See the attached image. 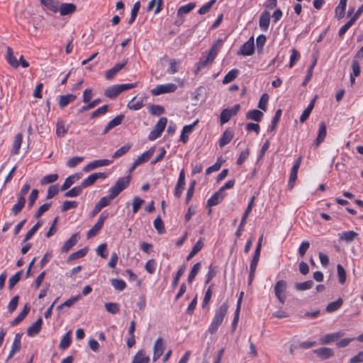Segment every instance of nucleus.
Masks as SVG:
<instances>
[{
  "label": "nucleus",
  "mask_w": 363,
  "mask_h": 363,
  "mask_svg": "<svg viewBox=\"0 0 363 363\" xmlns=\"http://www.w3.org/2000/svg\"><path fill=\"white\" fill-rule=\"evenodd\" d=\"M82 177L81 173L74 174L68 177L61 186V191L68 189L75 182L79 180Z\"/></svg>",
  "instance_id": "a211bd4d"
},
{
  "label": "nucleus",
  "mask_w": 363,
  "mask_h": 363,
  "mask_svg": "<svg viewBox=\"0 0 363 363\" xmlns=\"http://www.w3.org/2000/svg\"><path fill=\"white\" fill-rule=\"evenodd\" d=\"M177 89V86L172 83L159 84L151 90L153 96H159L164 94L173 93Z\"/></svg>",
  "instance_id": "20e7f679"
},
{
  "label": "nucleus",
  "mask_w": 363,
  "mask_h": 363,
  "mask_svg": "<svg viewBox=\"0 0 363 363\" xmlns=\"http://www.w3.org/2000/svg\"><path fill=\"white\" fill-rule=\"evenodd\" d=\"M71 335L72 331L69 330L61 339L59 346L62 350H66L69 347L72 342Z\"/></svg>",
  "instance_id": "c9c22d12"
},
{
  "label": "nucleus",
  "mask_w": 363,
  "mask_h": 363,
  "mask_svg": "<svg viewBox=\"0 0 363 363\" xmlns=\"http://www.w3.org/2000/svg\"><path fill=\"white\" fill-rule=\"evenodd\" d=\"M334 356V351L328 347H319V359H327Z\"/></svg>",
  "instance_id": "e433bc0d"
},
{
  "label": "nucleus",
  "mask_w": 363,
  "mask_h": 363,
  "mask_svg": "<svg viewBox=\"0 0 363 363\" xmlns=\"http://www.w3.org/2000/svg\"><path fill=\"white\" fill-rule=\"evenodd\" d=\"M223 199V195L220 191H216L207 201V206L211 208L218 204Z\"/></svg>",
  "instance_id": "bb28decb"
},
{
  "label": "nucleus",
  "mask_w": 363,
  "mask_h": 363,
  "mask_svg": "<svg viewBox=\"0 0 363 363\" xmlns=\"http://www.w3.org/2000/svg\"><path fill=\"white\" fill-rule=\"evenodd\" d=\"M40 3L51 11H58V2L55 0H40Z\"/></svg>",
  "instance_id": "4c0bfd02"
},
{
  "label": "nucleus",
  "mask_w": 363,
  "mask_h": 363,
  "mask_svg": "<svg viewBox=\"0 0 363 363\" xmlns=\"http://www.w3.org/2000/svg\"><path fill=\"white\" fill-rule=\"evenodd\" d=\"M337 277H338V281L340 284H343L346 281V272L344 269V267L338 264L337 266Z\"/></svg>",
  "instance_id": "864d4df0"
},
{
  "label": "nucleus",
  "mask_w": 363,
  "mask_h": 363,
  "mask_svg": "<svg viewBox=\"0 0 363 363\" xmlns=\"http://www.w3.org/2000/svg\"><path fill=\"white\" fill-rule=\"evenodd\" d=\"M223 40L222 39H218L211 47L208 57V60L213 61L216 57L217 56L219 50L222 47Z\"/></svg>",
  "instance_id": "412c9836"
},
{
  "label": "nucleus",
  "mask_w": 363,
  "mask_h": 363,
  "mask_svg": "<svg viewBox=\"0 0 363 363\" xmlns=\"http://www.w3.org/2000/svg\"><path fill=\"white\" fill-rule=\"evenodd\" d=\"M216 2V0H211L208 3L202 6L198 11V13L201 15L207 13L213 5Z\"/></svg>",
  "instance_id": "0e129e2a"
},
{
  "label": "nucleus",
  "mask_w": 363,
  "mask_h": 363,
  "mask_svg": "<svg viewBox=\"0 0 363 363\" xmlns=\"http://www.w3.org/2000/svg\"><path fill=\"white\" fill-rule=\"evenodd\" d=\"M125 116L123 114L118 115L113 119L110 121L105 128L104 129L102 134H107L111 129L121 125L124 119Z\"/></svg>",
  "instance_id": "4468645a"
},
{
  "label": "nucleus",
  "mask_w": 363,
  "mask_h": 363,
  "mask_svg": "<svg viewBox=\"0 0 363 363\" xmlns=\"http://www.w3.org/2000/svg\"><path fill=\"white\" fill-rule=\"evenodd\" d=\"M23 273V271H18L16 272L14 275H13L10 279H9V289H12L16 284L20 281L21 274Z\"/></svg>",
  "instance_id": "de8ad7c7"
},
{
  "label": "nucleus",
  "mask_w": 363,
  "mask_h": 363,
  "mask_svg": "<svg viewBox=\"0 0 363 363\" xmlns=\"http://www.w3.org/2000/svg\"><path fill=\"white\" fill-rule=\"evenodd\" d=\"M127 64V61L125 60L121 63L116 64L113 67L106 71L105 77L107 79H111L113 77L121 70Z\"/></svg>",
  "instance_id": "aec40b11"
},
{
  "label": "nucleus",
  "mask_w": 363,
  "mask_h": 363,
  "mask_svg": "<svg viewBox=\"0 0 363 363\" xmlns=\"http://www.w3.org/2000/svg\"><path fill=\"white\" fill-rule=\"evenodd\" d=\"M111 162H112V161L108 160H94L93 162H89L86 166H84L83 168V171L85 172H89L93 169L98 168V167L108 166Z\"/></svg>",
  "instance_id": "f8f14e48"
},
{
  "label": "nucleus",
  "mask_w": 363,
  "mask_h": 363,
  "mask_svg": "<svg viewBox=\"0 0 363 363\" xmlns=\"http://www.w3.org/2000/svg\"><path fill=\"white\" fill-rule=\"evenodd\" d=\"M281 113H282V111L281 109L277 110V111L273 117V119L272 121L271 125L269 127V130L271 131H274L276 129L277 124L280 120Z\"/></svg>",
  "instance_id": "6e6d98bb"
},
{
  "label": "nucleus",
  "mask_w": 363,
  "mask_h": 363,
  "mask_svg": "<svg viewBox=\"0 0 363 363\" xmlns=\"http://www.w3.org/2000/svg\"><path fill=\"white\" fill-rule=\"evenodd\" d=\"M78 206L77 202L73 201H65L62 203L61 211L62 212L67 211L71 208H75Z\"/></svg>",
  "instance_id": "69168bd1"
},
{
  "label": "nucleus",
  "mask_w": 363,
  "mask_h": 363,
  "mask_svg": "<svg viewBox=\"0 0 363 363\" xmlns=\"http://www.w3.org/2000/svg\"><path fill=\"white\" fill-rule=\"evenodd\" d=\"M313 286V282L311 280H308L301 283H296L295 284V289L298 291H305L311 289Z\"/></svg>",
  "instance_id": "8fccbe9b"
},
{
  "label": "nucleus",
  "mask_w": 363,
  "mask_h": 363,
  "mask_svg": "<svg viewBox=\"0 0 363 363\" xmlns=\"http://www.w3.org/2000/svg\"><path fill=\"white\" fill-rule=\"evenodd\" d=\"M185 186V182L177 181V183L174 187V194L177 198H180L182 196V191L184 190Z\"/></svg>",
  "instance_id": "052dcab7"
},
{
  "label": "nucleus",
  "mask_w": 363,
  "mask_h": 363,
  "mask_svg": "<svg viewBox=\"0 0 363 363\" xmlns=\"http://www.w3.org/2000/svg\"><path fill=\"white\" fill-rule=\"evenodd\" d=\"M255 51L254 37H250L240 48L238 54L243 56H250Z\"/></svg>",
  "instance_id": "0eeeda50"
},
{
  "label": "nucleus",
  "mask_w": 363,
  "mask_h": 363,
  "mask_svg": "<svg viewBox=\"0 0 363 363\" xmlns=\"http://www.w3.org/2000/svg\"><path fill=\"white\" fill-rule=\"evenodd\" d=\"M239 71L237 69H233L229 71L223 79V84H226L233 82L238 75Z\"/></svg>",
  "instance_id": "ea45409f"
},
{
  "label": "nucleus",
  "mask_w": 363,
  "mask_h": 363,
  "mask_svg": "<svg viewBox=\"0 0 363 363\" xmlns=\"http://www.w3.org/2000/svg\"><path fill=\"white\" fill-rule=\"evenodd\" d=\"M100 102H101V99H95L91 102L90 101L88 102V104L86 105L83 106L82 107H81V108L79 109L78 114H81L88 110H90V109L94 108Z\"/></svg>",
  "instance_id": "c03bdc74"
},
{
  "label": "nucleus",
  "mask_w": 363,
  "mask_h": 363,
  "mask_svg": "<svg viewBox=\"0 0 363 363\" xmlns=\"http://www.w3.org/2000/svg\"><path fill=\"white\" fill-rule=\"evenodd\" d=\"M342 336L341 333H331L328 334L323 336L320 340V343L322 345H326L331 342L336 341L338 338H340Z\"/></svg>",
  "instance_id": "c85d7f7f"
},
{
  "label": "nucleus",
  "mask_w": 363,
  "mask_h": 363,
  "mask_svg": "<svg viewBox=\"0 0 363 363\" xmlns=\"http://www.w3.org/2000/svg\"><path fill=\"white\" fill-rule=\"evenodd\" d=\"M342 303H343L342 299L341 298H339L335 301L328 303V305L326 306V311L328 313L334 312V311H337V309H339L342 306Z\"/></svg>",
  "instance_id": "58836bf2"
},
{
  "label": "nucleus",
  "mask_w": 363,
  "mask_h": 363,
  "mask_svg": "<svg viewBox=\"0 0 363 363\" xmlns=\"http://www.w3.org/2000/svg\"><path fill=\"white\" fill-rule=\"evenodd\" d=\"M30 309V306L28 304H26L22 311H21L18 316L11 322V325L15 326L20 323L28 315Z\"/></svg>",
  "instance_id": "393cba45"
},
{
  "label": "nucleus",
  "mask_w": 363,
  "mask_h": 363,
  "mask_svg": "<svg viewBox=\"0 0 363 363\" xmlns=\"http://www.w3.org/2000/svg\"><path fill=\"white\" fill-rule=\"evenodd\" d=\"M195 6H196V4L193 3V2L189 3L184 6H182L181 7H179V9H178L177 15L179 16H180L183 14L189 13L191 11H192L195 8Z\"/></svg>",
  "instance_id": "37998d69"
},
{
  "label": "nucleus",
  "mask_w": 363,
  "mask_h": 363,
  "mask_svg": "<svg viewBox=\"0 0 363 363\" xmlns=\"http://www.w3.org/2000/svg\"><path fill=\"white\" fill-rule=\"evenodd\" d=\"M104 307L106 310L111 314H116L120 311V306L117 303H106Z\"/></svg>",
  "instance_id": "a18cd8bd"
},
{
  "label": "nucleus",
  "mask_w": 363,
  "mask_h": 363,
  "mask_svg": "<svg viewBox=\"0 0 363 363\" xmlns=\"http://www.w3.org/2000/svg\"><path fill=\"white\" fill-rule=\"evenodd\" d=\"M79 238V233L73 234L63 245L61 249L62 252H67L71 250L77 242Z\"/></svg>",
  "instance_id": "2eb2a0df"
},
{
  "label": "nucleus",
  "mask_w": 363,
  "mask_h": 363,
  "mask_svg": "<svg viewBox=\"0 0 363 363\" xmlns=\"http://www.w3.org/2000/svg\"><path fill=\"white\" fill-rule=\"evenodd\" d=\"M58 179V175L57 174H52L45 176L42 180L41 184H48L50 183H53L56 182Z\"/></svg>",
  "instance_id": "338daca9"
},
{
  "label": "nucleus",
  "mask_w": 363,
  "mask_h": 363,
  "mask_svg": "<svg viewBox=\"0 0 363 363\" xmlns=\"http://www.w3.org/2000/svg\"><path fill=\"white\" fill-rule=\"evenodd\" d=\"M121 93L119 85L108 86L104 91V95L110 99L116 98Z\"/></svg>",
  "instance_id": "a878e982"
},
{
  "label": "nucleus",
  "mask_w": 363,
  "mask_h": 363,
  "mask_svg": "<svg viewBox=\"0 0 363 363\" xmlns=\"http://www.w3.org/2000/svg\"><path fill=\"white\" fill-rule=\"evenodd\" d=\"M302 157H299L297 160L294 164L291 172H290V177L289 179L288 186L290 189H293L295 182L297 179V174L298 170L300 167L301 163Z\"/></svg>",
  "instance_id": "9d476101"
},
{
  "label": "nucleus",
  "mask_w": 363,
  "mask_h": 363,
  "mask_svg": "<svg viewBox=\"0 0 363 363\" xmlns=\"http://www.w3.org/2000/svg\"><path fill=\"white\" fill-rule=\"evenodd\" d=\"M181 65V60L178 59H171L169 62V67L167 69V72L169 74H174L179 71V66Z\"/></svg>",
  "instance_id": "cd10ccee"
},
{
  "label": "nucleus",
  "mask_w": 363,
  "mask_h": 363,
  "mask_svg": "<svg viewBox=\"0 0 363 363\" xmlns=\"http://www.w3.org/2000/svg\"><path fill=\"white\" fill-rule=\"evenodd\" d=\"M153 225L159 234H162L164 233V223L160 216H157L155 219Z\"/></svg>",
  "instance_id": "4d7b16f0"
},
{
  "label": "nucleus",
  "mask_w": 363,
  "mask_h": 363,
  "mask_svg": "<svg viewBox=\"0 0 363 363\" xmlns=\"http://www.w3.org/2000/svg\"><path fill=\"white\" fill-rule=\"evenodd\" d=\"M76 99V96L74 94L63 95L60 97L59 106L63 108L67 106L69 103L74 101Z\"/></svg>",
  "instance_id": "473e14b6"
},
{
  "label": "nucleus",
  "mask_w": 363,
  "mask_h": 363,
  "mask_svg": "<svg viewBox=\"0 0 363 363\" xmlns=\"http://www.w3.org/2000/svg\"><path fill=\"white\" fill-rule=\"evenodd\" d=\"M144 203V200L138 196H135L133 200V212L136 213L140 209L141 205Z\"/></svg>",
  "instance_id": "774afa93"
},
{
  "label": "nucleus",
  "mask_w": 363,
  "mask_h": 363,
  "mask_svg": "<svg viewBox=\"0 0 363 363\" xmlns=\"http://www.w3.org/2000/svg\"><path fill=\"white\" fill-rule=\"evenodd\" d=\"M186 270V266L182 265L180 267L179 270L177 272L176 276L174 277L172 281V286L174 288L178 285V283L179 281L180 277L183 275V274L185 272Z\"/></svg>",
  "instance_id": "680f3d73"
},
{
  "label": "nucleus",
  "mask_w": 363,
  "mask_h": 363,
  "mask_svg": "<svg viewBox=\"0 0 363 363\" xmlns=\"http://www.w3.org/2000/svg\"><path fill=\"white\" fill-rule=\"evenodd\" d=\"M228 309V305L226 303H223L216 312V314L213 318V320L208 329V331L211 334L216 333L218 327L221 325L224 317L225 316Z\"/></svg>",
  "instance_id": "f257e3e1"
},
{
  "label": "nucleus",
  "mask_w": 363,
  "mask_h": 363,
  "mask_svg": "<svg viewBox=\"0 0 363 363\" xmlns=\"http://www.w3.org/2000/svg\"><path fill=\"white\" fill-rule=\"evenodd\" d=\"M263 117V113L259 110L253 109L248 111L246 114V118L259 122Z\"/></svg>",
  "instance_id": "7c9ffc66"
},
{
  "label": "nucleus",
  "mask_w": 363,
  "mask_h": 363,
  "mask_svg": "<svg viewBox=\"0 0 363 363\" xmlns=\"http://www.w3.org/2000/svg\"><path fill=\"white\" fill-rule=\"evenodd\" d=\"M87 252H88V250L86 248H82L75 252H73L71 255H69V256L68 257V261H72V260L83 257L84 256L86 255Z\"/></svg>",
  "instance_id": "3c124183"
},
{
  "label": "nucleus",
  "mask_w": 363,
  "mask_h": 363,
  "mask_svg": "<svg viewBox=\"0 0 363 363\" xmlns=\"http://www.w3.org/2000/svg\"><path fill=\"white\" fill-rule=\"evenodd\" d=\"M164 350V340L162 337H158L153 345L152 360L156 362L163 354Z\"/></svg>",
  "instance_id": "1a4fd4ad"
},
{
  "label": "nucleus",
  "mask_w": 363,
  "mask_h": 363,
  "mask_svg": "<svg viewBox=\"0 0 363 363\" xmlns=\"http://www.w3.org/2000/svg\"><path fill=\"white\" fill-rule=\"evenodd\" d=\"M69 126L65 125L62 120H58L56 124V135L60 138H64L67 134Z\"/></svg>",
  "instance_id": "b1692460"
},
{
  "label": "nucleus",
  "mask_w": 363,
  "mask_h": 363,
  "mask_svg": "<svg viewBox=\"0 0 363 363\" xmlns=\"http://www.w3.org/2000/svg\"><path fill=\"white\" fill-rule=\"evenodd\" d=\"M155 147H152L148 150L143 152L135 160V164H141L142 163L147 162L152 157V155L155 153Z\"/></svg>",
  "instance_id": "6ab92c4d"
},
{
  "label": "nucleus",
  "mask_w": 363,
  "mask_h": 363,
  "mask_svg": "<svg viewBox=\"0 0 363 363\" xmlns=\"http://www.w3.org/2000/svg\"><path fill=\"white\" fill-rule=\"evenodd\" d=\"M82 186L80 185L77 186L71 189L70 190L67 191L65 194V197L72 198L79 196L82 192Z\"/></svg>",
  "instance_id": "79ce46f5"
},
{
  "label": "nucleus",
  "mask_w": 363,
  "mask_h": 363,
  "mask_svg": "<svg viewBox=\"0 0 363 363\" xmlns=\"http://www.w3.org/2000/svg\"><path fill=\"white\" fill-rule=\"evenodd\" d=\"M201 263L200 262H197L196 263L193 267L191 268V271H190V273L189 274V277H188V282L189 284H191V282L193 281V280L194 279L195 277L196 276V274H198L199 271L201 269Z\"/></svg>",
  "instance_id": "49530a36"
},
{
  "label": "nucleus",
  "mask_w": 363,
  "mask_h": 363,
  "mask_svg": "<svg viewBox=\"0 0 363 363\" xmlns=\"http://www.w3.org/2000/svg\"><path fill=\"white\" fill-rule=\"evenodd\" d=\"M77 11V6L72 3H62L58 6V11L61 16H67L74 13Z\"/></svg>",
  "instance_id": "ddd939ff"
},
{
  "label": "nucleus",
  "mask_w": 363,
  "mask_h": 363,
  "mask_svg": "<svg viewBox=\"0 0 363 363\" xmlns=\"http://www.w3.org/2000/svg\"><path fill=\"white\" fill-rule=\"evenodd\" d=\"M130 182V176L128 175L126 177L119 178L114 186H113L109 189V193L112 194L113 197H116L123 190L126 189Z\"/></svg>",
  "instance_id": "f03ea898"
},
{
  "label": "nucleus",
  "mask_w": 363,
  "mask_h": 363,
  "mask_svg": "<svg viewBox=\"0 0 363 363\" xmlns=\"http://www.w3.org/2000/svg\"><path fill=\"white\" fill-rule=\"evenodd\" d=\"M23 140V135L21 133H18L14 139V141L12 145L11 154L17 155L19 152L21 143Z\"/></svg>",
  "instance_id": "2f4dec72"
},
{
  "label": "nucleus",
  "mask_w": 363,
  "mask_h": 363,
  "mask_svg": "<svg viewBox=\"0 0 363 363\" xmlns=\"http://www.w3.org/2000/svg\"><path fill=\"white\" fill-rule=\"evenodd\" d=\"M6 60L13 67L16 68L18 67L19 63L16 57L13 55V50L10 47H8L6 49Z\"/></svg>",
  "instance_id": "72a5a7b5"
},
{
  "label": "nucleus",
  "mask_w": 363,
  "mask_h": 363,
  "mask_svg": "<svg viewBox=\"0 0 363 363\" xmlns=\"http://www.w3.org/2000/svg\"><path fill=\"white\" fill-rule=\"evenodd\" d=\"M22 333H16L14 336L11 352L13 353H16L21 350V337H22Z\"/></svg>",
  "instance_id": "c756f323"
},
{
  "label": "nucleus",
  "mask_w": 363,
  "mask_h": 363,
  "mask_svg": "<svg viewBox=\"0 0 363 363\" xmlns=\"http://www.w3.org/2000/svg\"><path fill=\"white\" fill-rule=\"evenodd\" d=\"M233 138V133L231 131L226 130L223 133V134L222 135V136L219 140V146L220 147H224L225 145L228 144L231 141Z\"/></svg>",
  "instance_id": "f704fd0d"
},
{
  "label": "nucleus",
  "mask_w": 363,
  "mask_h": 363,
  "mask_svg": "<svg viewBox=\"0 0 363 363\" xmlns=\"http://www.w3.org/2000/svg\"><path fill=\"white\" fill-rule=\"evenodd\" d=\"M240 108V104H235L231 108L223 109L220 116V124L223 125L228 123L232 116L237 114Z\"/></svg>",
  "instance_id": "39448f33"
},
{
  "label": "nucleus",
  "mask_w": 363,
  "mask_h": 363,
  "mask_svg": "<svg viewBox=\"0 0 363 363\" xmlns=\"http://www.w3.org/2000/svg\"><path fill=\"white\" fill-rule=\"evenodd\" d=\"M357 235L358 234L356 232L350 230L340 234V239L349 242L352 241Z\"/></svg>",
  "instance_id": "a19ab883"
},
{
  "label": "nucleus",
  "mask_w": 363,
  "mask_h": 363,
  "mask_svg": "<svg viewBox=\"0 0 363 363\" xmlns=\"http://www.w3.org/2000/svg\"><path fill=\"white\" fill-rule=\"evenodd\" d=\"M150 357L143 350H140L135 354L132 363H149Z\"/></svg>",
  "instance_id": "5701e85b"
},
{
  "label": "nucleus",
  "mask_w": 363,
  "mask_h": 363,
  "mask_svg": "<svg viewBox=\"0 0 363 363\" xmlns=\"http://www.w3.org/2000/svg\"><path fill=\"white\" fill-rule=\"evenodd\" d=\"M270 23V13L267 11H264L259 17V26L262 30L267 31L269 28Z\"/></svg>",
  "instance_id": "dca6fc26"
},
{
  "label": "nucleus",
  "mask_w": 363,
  "mask_h": 363,
  "mask_svg": "<svg viewBox=\"0 0 363 363\" xmlns=\"http://www.w3.org/2000/svg\"><path fill=\"white\" fill-rule=\"evenodd\" d=\"M140 7V1H137L133 5V7L132 11H131L130 17V19H129V21H128V23L130 24L133 23V21L135 20V18H136V16L138 15V13L139 11Z\"/></svg>",
  "instance_id": "e2e57ef3"
},
{
  "label": "nucleus",
  "mask_w": 363,
  "mask_h": 363,
  "mask_svg": "<svg viewBox=\"0 0 363 363\" xmlns=\"http://www.w3.org/2000/svg\"><path fill=\"white\" fill-rule=\"evenodd\" d=\"M317 344L316 340H306L298 343V348L302 350H308L315 347Z\"/></svg>",
  "instance_id": "bf43d9fd"
},
{
  "label": "nucleus",
  "mask_w": 363,
  "mask_h": 363,
  "mask_svg": "<svg viewBox=\"0 0 363 363\" xmlns=\"http://www.w3.org/2000/svg\"><path fill=\"white\" fill-rule=\"evenodd\" d=\"M111 285L118 291H123L126 287L125 282L123 280L118 279H113L111 280Z\"/></svg>",
  "instance_id": "5fc2aeb1"
},
{
  "label": "nucleus",
  "mask_w": 363,
  "mask_h": 363,
  "mask_svg": "<svg viewBox=\"0 0 363 363\" xmlns=\"http://www.w3.org/2000/svg\"><path fill=\"white\" fill-rule=\"evenodd\" d=\"M135 98L134 97L131 101H130L128 104V108L130 110L137 111L142 108L144 106L143 100L140 99L137 101H134Z\"/></svg>",
  "instance_id": "603ef678"
},
{
  "label": "nucleus",
  "mask_w": 363,
  "mask_h": 363,
  "mask_svg": "<svg viewBox=\"0 0 363 363\" xmlns=\"http://www.w3.org/2000/svg\"><path fill=\"white\" fill-rule=\"evenodd\" d=\"M43 319L40 317L35 323H33L27 330V334L30 337L38 335L42 327Z\"/></svg>",
  "instance_id": "f3484780"
},
{
  "label": "nucleus",
  "mask_w": 363,
  "mask_h": 363,
  "mask_svg": "<svg viewBox=\"0 0 363 363\" xmlns=\"http://www.w3.org/2000/svg\"><path fill=\"white\" fill-rule=\"evenodd\" d=\"M107 177V174L105 172H96L90 174L86 179H84L81 186L82 188H86L93 185L97 179H106Z\"/></svg>",
  "instance_id": "6e6552de"
},
{
  "label": "nucleus",
  "mask_w": 363,
  "mask_h": 363,
  "mask_svg": "<svg viewBox=\"0 0 363 363\" xmlns=\"http://www.w3.org/2000/svg\"><path fill=\"white\" fill-rule=\"evenodd\" d=\"M167 123V119L165 117L160 118L156 125H155L153 130L148 135V139L150 140H154L158 138L163 130L165 128V126Z\"/></svg>",
  "instance_id": "7ed1b4c3"
},
{
  "label": "nucleus",
  "mask_w": 363,
  "mask_h": 363,
  "mask_svg": "<svg viewBox=\"0 0 363 363\" xmlns=\"http://www.w3.org/2000/svg\"><path fill=\"white\" fill-rule=\"evenodd\" d=\"M286 288V282L284 280L278 281L274 286V293L279 302L284 303L286 300L285 291Z\"/></svg>",
  "instance_id": "423d86ee"
},
{
  "label": "nucleus",
  "mask_w": 363,
  "mask_h": 363,
  "mask_svg": "<svg viewBox=\"0 0 363 363\" xmlns=\"http://www.w3.org/2000/svg\"><path fill=\"white\" fill-rule=\"evenodd\" d=\"M107 218V215H104L102 213L97 221V223L88 231L87 238H91L96 235V234L100 231L102 228L104 221Z\"/></svg>",
  "instance_id": "9b49d317"
},
{
  "label": "nucleus",
  "mask_w": 363,
  "mask_h": 363,
  "mask_svg": "<svg viewBox=\"0 0 363 363\" xmlns=\"http://www.w3.org/2000/svg\"><path fill=\"white\" fill-rule=\"evenodd\" d=\"M115 197L112 196V194L110 193L108 196H104L102 197L97 203L96 204L100 206V208L102 209L103 208L108 206L111 201V200L114 199Z\"/></svg>",
  "instance_id": "13d9d810"
},
{
  "label": "nucleus",
  "mask_w": 363,
  "mask_h": 363,
  "mask_svg": "<svg viewBox=\"0 0 363 363\" xmlns=\"http://www.w3.org/2000/svg\"><path fill=\"white\" fill-rule=\"evenodd\" d=\"M130 147H131V145L130 144H126V145L122 146L121 148H119L114 152V154L112 156V158L116 159V158H118V157L123 156V155H125V153H127L129 151Z\"/></svg>",
  "instance_id": "09e8293b"
},
{
  "label": "nucleus",
  "mask_w": 363,
  "mask_h": 363,
  "mask_svg": "<svg viewBox=\"0 0 363 363\" xmlns=\"http://www.w3.org/2000/svg\"><path fill=\"white\" fill-rule=\"evenodd\" d=\"M317 99H318V95H315L311 100V101L309 104V105L308 106V107L303 111V113L301 114V116L300 117L301 123H304L308 119L313 108H314L315 103V101Z\"/></svg>",
  "instance_id": "4be33fe9"
}]
</instances>
